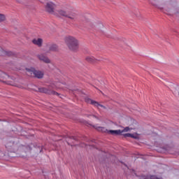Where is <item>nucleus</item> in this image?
Segmentation results:
<instances>
[{
  "label": "nucleus",
  "instance_id": "f257e3e1",
  "mask_svg": "<svg viewBox=\"0 0 179 179\" xmlns=\"http://www.w3.org/2000/svg\"><path fill=\"white\" fill-rule=\"evenodd\" d=\"M64 41L71 51H77L78 48H79V42L73 36H69L65 37Z\"/></svg>",
  "mask_w": 179,
  "mask_h": 179
},
{
  "label": "nucleus",
  "instance_id": "f03ea898",
  "mask_svg": "<svg viewBox=\"0 0 179 179\" xmlns=\"http://www.w3.org/2000/svg\"><path fill=\"white\" fill-rule=\"evenodd\" d=\"M27 76L31 78H37L38 79L43 78L44 73L40 71H36L35 68L31 67L30 69H26Z\"/></svg>",
  "mask_w": 179,
  "mask_h": 179
},
{
  "label": "nucleus",
  "instance_id": "7ed1b4c3",
  "mask_svg": "<svg viewBox=\"0 0 179 179\" xmlns=\"http://www.w3.org/2000/svg\"><path fill=\"white\" fill-rule=\"evenodd\" d=\"M55 8H57V5L53 2L49 1L46 3L45 9L46 12L50 13V15H55V16H58V13L55 11Z\"/></svg>",
  "mask_w": 179,
  "mask_h": 179
},
{
  "label": "nucleus",
  "instance_id": "20e7f679",
  "mask_svg": "<svg viewBox=\"0 0 179 179\" xmlns=\"http://www.w3.org/2000/svg\"><path fill=\"white\" fill-rule=\"evenodd\" d=\"M57 12V15L56 16H64V17H69V19H71V20H75V19H76V13L73 12L66 13L63 10H59Z\"/></svg>",
  "mask_w": 179,
  "mask_h": 179
},
{
  "label": "nucleus",
  "instance_id": "39448f33",
  "mask_svg": "<svg viewBox=\"0 0 179 179\" xmlns=\"http://www.w3.org/2000/svg\"><path fill=\"white\" fill-rule=\"evenodd\" d=\"M97 131L100 132H107V134H110V135H121L122 131L120 129L118 130H108L103 127H96Z\"/></svg>",
  "mask_w": 179,
  "mask_h": 179
},
{
  "label": "nucleus",
  "instance_id": "423d86ee",
  "mask_svg": "<svg viewBox=\"0 0 179 179\" xmlns=\"http://www.w3.org/2000/svg\"><path fill=\"white\" fill-rule=\"evenodd\" d=\"M85 102L88 104H92V106H94V107H96L99 110L101 108H103L106 110V106H103L102 104L99 103V102L90 99V98H85Z\"/></svg>",
  "mask_w": 179,
  "mask_h": 179
},
{
  "label": "nucleus",
  "instance_id": "0eeeda50",
  "mask_svg": "<svg viewBox=\"0 0 179 179\" xmlns=\"http://www.w3.org/2000/svg\"><path fill=\"white\" fill-rule=\"evenodd\" d=\"M15 54L11 51H6L3 48H0V56L1 57H13Z\"/></svg>",
  "mask_w": 179,
  "mask_h": 179
},
{
  "label": "nucleus",
  "instance_id": "6e6552de",
  "mask_svg": "<svg viewBox=\"0 0 179 179\" xmlns=\"http://www.w3.org/2000/svg\"><path fill=\"white\" fill-rule=\"evenodd\" d=\"M9 76L2 71H0V82H4V83H7L6 80L9 79Z\"/></svg>",
  "mask_w": 179,
  "mask_h": 179
},
{
  "label": "nucleus",
  "instance_id": "1a4fd4ad",
  "mask_svg": "<svg viewBox=\"0 0 179 179\" xmlns=\"http://www.w3.org/2000/svg\"><path fill=\"white\" fill-rule=\"evenodd\" d=\"M38 58L41 61H43V62H45L46 64H50V59H48V57H47L46 56H45L43 54L38 55Z\"/></svg>",
  "mask_w": 179,
  "mask_h": 179
},
{
  "label": "nucleus",
  "instance_id": "9d476101",
  "mask_svg": "<svg viewBox=\"0 0 179 179\" xmlns=\"http://www.w3.org/2000/svg\"><path fill=\"white\" fill-rule=\"evenodd\" d=\"M38 90L40 93H45V94H51L52 93L51 90L45 87H39Z\"/></svg>",
  "mask_w": 179,
  "mask_h": 179
},
{
  "label": "nucleus",
  "instance_id": "9b49d317",
  "mask_svg": "<svg viewBox=\"0 0 179 179\" xmlns=\"http://www.w3.org/2000/svg\"><path fill=\"white\" fill-rule=\"evenodd\" d=\"M33 44H35V45H38V47H41L43 45V39L38 38V39H34L32 41Z\"/></svg>",
  "mask_w": 179,
  "mask_h": 179
},
{
  "label": "nucleus",
  "instance_id": "f8f14e48",
  "mask_svg": "<svg viewBox=\"0 0 179 179\" xmlns=\"http://www.w3.org/2000/svg\"><path fill=\"white\" fill-rule=\"evenodd\" d=\"M87 62H90V64H96L97 62V59H96L93 57H86Z\"/></svg>",
  "mask_w": 179,
  "mask_h": 179
},
{
  "label": "nucleus",
  "instance_id": "ddd939ff",
  "mask_svg": "<svg viewBox=\"0 0 179 179\" xmlns=\"http://www.w3.org/2000/svg\"><path fill=\"white\" fill-rule=\"evenodd\" d=\"M58 50V46L57 45H52L50 47V51H57Z\"/></svg>",
  "mask_w": 179,
  "mask_h": 179
},
{
  "label": "nucleus",
  "instance_id": "4468645a",
  "mask_svg": "<svg viewBox=\"0 0 179 179\" xmlns=\"http://www.w3.org/2000/svg\"><path fill=\"white\" fill-rule=\"evenodd\" d=\"M5 19H6L5 15H3V14H0V22H3Z\"/></svg>",
  "mask_w": 179,
  "mask_h": 179
},
{
  "label": "nucleus",
  "instance_id": "2eb2a0df",
  "mask_svg": "<svg viewBox=\"0 0 179 179\" xmlns=\"http://www.w3.org/2000/svg\"><path fill=\"white\" fill-rule=\"evenodd\" d=\"M128 131H129V127H127L123 130H121V132L122 134L123 132H128Z\"/></svg>",
  "mask_w": 179,
  "mask_h": 179
},
{
  "label": "nucleus",
  "instance_id": "dca6fc26",
  "mask_svg": "<svg viewBox=\"0 0 179 179\" xmlns=\"http://www.w3.org/2000/svg\"><path fill=\"white\" fill-rule=\"evenodd\" d=\"M124 138H131V136H132V134H129V133L124 134Z\"/></svg>",
  "mask_w": 179,
  "mask_h": 179
},
{
  "label": "nucleus",
  "instance_id": "f3484780",
  "mask_svg": "<svg viewBox=\"0 0 179 179\" xmlns=\"http://www.w3.org/2000/svg\"><path fill=\"white\" fill-rule=\"evenodd\" d=\"M130 138H133L134 139H138V136H135L134 134H131V136H130Z\"/></svg>",
  "mask_w": 179,
  "mask_h": 179
},
{
  "label": "nucleus",
  "instance_id": "a211bd4d",
  "mask_svg": "<svg viewBox=\"0 0 179 179\" xmlns=\"http://www.w3.org/2000/svg\"><path fill=\"white\" fill-rule=\"evenodd\" d=\"M150 2H151V3L152 4V5H156L155 3H153V0H150Z\"/></svg>",
  "mask_w": 179,
  "mask_h": 179
},
{
  "label": "nucleus",
  "instance_id": "6ab92c4d",
  "mask_svg": "<svg viewBox=\"0 0 179 179\" xmlns=\"http://www.w3.org/2000/svg\"><path fill=\"white\" fill-rule=\"evenodd\" d=\"M53 94H58V92H53Z\"/></svg>",
  "mask_w": 179,
  "mask_h": 179
},
{
  "label": "nucleus",
  "instance_id": "aec40b11",
  "mask_svg": "<svg viewBox=\"0 0 179 179\" xmlns=\"http://www.w3.org/2000/svg\"><path fill=\"white\" fill-rule=\"evenodd\" d=\"M178 95H179V91H178Z\"/></svg>",
  "mask_w": 179,
  "mask_h": 179
}]
</instances>
